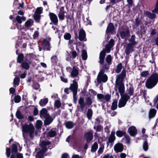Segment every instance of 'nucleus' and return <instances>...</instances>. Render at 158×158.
Wrapping results in <instances>:
<instances>
[{
	"instance_id": "nucleus-61",
	"label": "nucleus",
	"mask_w": 158,
	"mask_h": 158,
	"mask_svg": "<svg viewBox=\"0 0 158 158\" xmlns=\"http://www.w3.org/2000/svg\"><path fill=\"white\" fill-rule=\"evenodd\" d=\"M119 75L125 78L126 75V70L125 69H123L121 73Z\"/></svg>"
},
{
	"instance_id": "nucleus-62",
	"label": "nucleus",
	"mask_w": 158,
	"mask_h": 158,
	"mask_svg": "<svg viewBox=\"0 0 158 158\" xmlns=\"http://www.w3.org/2000/svg\"><path fill=\"white\" fill-rule=\"evenodd\" d=\"M103 129V126L101 125H98L96 127V132H100Z\"/></svg>"
},
{
	"instance_id": "nucleus-28",
	"label": "nucleus",
	"mask_w": 158,
	"mask_h": 158,
	"mask_svg": "<svg viewBox=\"0 0 158 158\" xmlns=\"http://www.w3.org/2000/svg\"><path fill=\"white\" fill-rule=\"evenodd\" d=\"M15 19L18 23L21 24L23 21H24L26 20V18L24 16H20L18 15L16 17Z\"/></svg>"
},
{
	"instance_id": "nucleus-34",
	"label": "nucleus",
	"mask_w": 158,
	"mask_h": 158,
	"mask_svg": "<svg viewBox=\"0 0 158 158\" xmlns=\"http://www.w3.org/2000/svg\"><path fill=\"white\" fill-rule=\"evenodd\" d=\"M66 127L69 129L72 128L74 126V124L73 122L69 121L65 124Z\"/></svg>"
},
{
	"instance_id": "nucleus-16",
	"label": "nucleus",
	"mask_w": 158,
	"mask_h": 158,
	"mask_svg": "<svg viewBox=\"0 0 158 158\" xmlns=\"http://www.w3.org/2000/svg\"><path fill=\"white\" fill-rule=\"evenodd\" d=\"M84 137L86 140L87 143H89L93 139V131L91 130L90 131L85 133L84 135Z\"/></svg>"
},
{
	"instance_id": "nucleus-39",
	"label": "nucleus",
	"mask_w": 158,
	"mask_h": 158,
	"mask_svg": "<svg viewBox=\"0 0 158 158\" xmlns=\"http://www.w3.org/2000/svg\"><path fill=\"white\" fill-rule=\"evenodd\" d=\"M51 60L52 64L54 65L56 64L58 61V58L57 56L55 55L53 56L51 58Z\"/></svg>"
},
{
	"instance_id": "nucleus-59",
	"label": "nucleus",
	"mask_w": 158,
	"mask_h": 158,
	"mask_svg": "<svg viewBox=\"0 0 158 158\" xmlns=\"http://www.w3.org/2000/svg\"><path fill=\"white\" fill-rule=\"evenodd\" d=\"M71 53L72 54L73 59L75 58L78 56V54L75 51H72L71 52Z\"/></svg>"
},
{
	"instance_id": "nucleus-11",
	"label": "nucleus",
	"mask_w": 158,
	"mask_h": 158,
	"mask_svg": "<svg viewBox=\"0 0 158 158\" xmlns=\"http://www.w3.org/2000/svg\"><path fill=\"white\" fill-rule=\"evenodd\" d=\"M51 143V142L48 140L42 141L40 144V146L42 148L40 150L44 154L48 150V148H47V146L50 145Z\"/></svg>"
},
{
	"instance_id": "nucleus-57",
	"label": "nucleus",
	"mask_w": 158,
	"mask_h": 158,
	"mask_svg": "<svg viewBox=\"0 0 158 158\" xmlns=\"http://www.w3.org/2000/svg\"><path fill=\"white\" fill-rule=\"evenodd\" d=\"M140 94H143V98L145 99L146 98V96L147 95V90L143 89L140 90Z\"/></svg>"
},
{
	"instance_id": "nucleus-4",
	"label": "nucleus",
	"mask_w": 158,
	"mask_h": 158,
	"mask_svg": "<svg viewBox=\"0 0 158 158\" xmlns=\"http://www.w3.org/2000/svg\"><path fill=\"white\" fill-rule=\"evenodd\" d=\"M18 149L17 145L13 143L11 146V150L10 147H6V154L7 158H16V154L18 152Z\"/></svg>"
},
{
	"instance_id": "nucleus-3",
	"label": "nucleus",
	"mask_w": 158,
	"mask_h": 158,
	"mask_svg": "<svg viewBox=\"0 0 158 158\" xmlns=\"http://www.w3.org/2000/svg\"><path fill=\"white\" fill-rule=\"evenodd\" d=\"M23 133H29L30 137L33 139L34 137V133L35 131V128L32 124L31 123L29 125L25 123L22 126Z\"/></svg>"
},
{
	"instance_id": "nucleus-20",
	"label": "nucleus",
	"mask_w": 158,
	"mask_h": 158,
	"mask_svg": "<svg viewBox=\"0 0 158 158\" xmlns=\"http://www.w3.org/2000/svg\"><path fill=\"white\" fill-rule=\"evenodd\" d=\"M128 131L130 135L134 136L137 134V130L136 127L134 126L130 127L128 129Z\"/></svg>"
},
{
	"instance_id": "nucleus-56",
	"label": "nucleus",
	"mask_w": 158,
	"mask_h": 158,
	"mask_svg": "<svg viewBox=\"0 0 158 158\" xmlns=\"http://www.w3.org/2000/svg\"><path fill=\"white\" fill-rule=\"evenodd\" d=\"M148 75H149V73L148 71H143L140 74L141 77H145Z\"/></svg>"
},
{
	"instance_id": "nucleus-36",
	"label": "nucleus",
	"mask_w": 158,
	"mask_h": 158,
	"mask_svg": "<svg viewBox=\"0 0 158 158\" xmlns=\"http://www.w3.org/2000/svg\"><path fill=\"white\" fill-rule=\"evenodd\" d=\"M147 139H146L143 143V148L145 151H147L148 149V145Z\"/></svg>"
},
{
	"instance_id": "nucleus-12",
	"label": "nucleus",
	"mask_w": 158,
	"mask_h": 158,
	"mask_svg": "<svg viewBox=\"0 0 158 158\" xmlns=\"http://www.w3.org/2000/svg\"><path fill=\"white\" fill-rule=\"evenodd\" d=\"M115 29L114 24L110 22L107 26L106 31V33L107 34L110 33L112 35H114L116 33Z\"/></svg>"
},
{
	"instance_id": "nucleus-23",
	"label": "nucleus",
	"mask_w": 158,
	"mask_h": 158,
	"mask_svg": "<svg viewBox=\"0 0 158 158\" xmlns=\"http://www.w3.org/2000/svg\"><path fill=\"white\" fill-rule=\"evenodd\" d=\"M115 132L112 131L110 135L108 138V141L107 142V144L108 145L109 143H113L115 140L116 137L115 136Z\"/></svg>"
},
{
	"instance_id": "nucleus-1",
	"label": "nucleus",
	"mask_w": 158,
	"mask_h": 158,
	"mask_svg": "<svg viewBox=\"0 0 158 158\" xmlns=\"http://www.w3.org/2000/svg\"><path fill=\"white\" fill-rule=\"evenodd\" d=\"M106 52L105 50H102L100 53L99 60L98 62L102 66L101 68L109 69L112 64V58L110 55L107 56L106 58Z\"/></svg>"
},
{
	"instance_id": "nucleus-13",
	"label": "nucleus",
	"mask_w": 158,
	"mask_h": 158,
	"mask_svg": "<svg viewBox=\"0 0 158 158\" xmlns=\"http://www.w3.org/2000/svg\"><path fill=\"white\" fill-rule=\"evenodd\" d=\"M42 45V49L44 51H50L51 48V44L49 41H48L47 38H44L43 40Z\"/></svg>"
},
{
	"instance_id": "nucleus-32",
	"label": "nucleus",
	"mask_w": 158,
	"mask_h": 158,
	"mask_svg": "<svg viewBox=\"0 0 158 158\" xmlns=\"http://www.w3.org/2000/svg\"><path fill=\"white\" fill-rule=\"evenodd\" d=\"M48 102V99L47 98H44L43 99H41L40 102L39 104L41 106H43Z\"/></svg>"
},
{
	"instance_id": "nucleus-52",
	"label": "nucleus",
	"mask_w": 158,
	"mask_h": 158,
	"mask_svg": "<svg viewBox=\"0 0 158 158\" xmlns=\"http://www.w3.org/2000/svg\"><path fill=\"white\" fill-rule=\"evenodd\" d=\"M112 47L111 46H110L109 45H108V44H107L105 45V48L103 50H105L106 52L109 53L110 52Z\"/></svg>"
},
{
	"instance_id": "nucleus-17",
	"label": "nucleus",
	"mask_w": 158,
	"mask_h": 158,
	"mask_svg": "<svg viewBox=\"0 0 158 158\" xmlns=\"http://www.w3.org/2000/svg\"><path fill=\"white\" fill-rule=\"evenodd\" d=\"M115 87H118V89L120 96L124 95L126 93H124L125 86L123 83L115 84Z\"/></svg>"
},
{
	"instance_id": "nucleus-31",
	"label": "nucleus",
	"mask_w": 158,
	"mask_h": 158,
	"mask_svg": "<svg viewBox=\"0 0 158 158\" xmlns=\"http://www.w3.org/2000/svg\"><path fill=\"white\" fill-rule=\"evenodd\" d=\"M124 79L123 77L120 75H117V77L116 78L115 84L123 83V80Z\"/></svg>"
},
{
	"instance_id": "nucleus-27",
	"label": "nucleus",
	"mask_w": 158,
	"mask_h": 158,
	"mask_svg": "<svg viewBox=\"0 0 158 158\" xmlns=\"http://www.w3.org/2000/svg\"><path fill=\"white\" fill-rule=\"evenodd\" d=\"M54 128H52L50 131H48L47 134V136L49 137L50 138H53L56 135V132L55 131L53 130Z\"/></svg>"
},
{
	"instance_id": "nucleus-53",
	"label": "nucleus",
	"mask_w": 158,
	"mask_h": 158,
	"mask_svg": "<svg viewBox=\"0 0 158 158\" xmlns=\"http://www.w3.org/2000/svg\"><path fill=\"white\" fill-rule=\"evenodd\" d=\"M61 105V103L59 100H56L55 102L54 106L57 108H59Z\"/></svg>"
},
{
	"instance_id": "nucleus-24",
	"label": "nucleus",
	"mask_w": 158,
	"mask_h": 158,
	"mask_svg": "<svg viewBox=\"0 0 158 158\" xmlns=\"http://www.w3.org/2000/svg\"><path fill=\"white\" fill-rule=\"evenodd\" d=\"M45 120L44 121V124L45 126H48L53 121V119L50 115H48V116L45 117Z\"/></svg>"
},
{
	"instance_id": "nucleus-7",
	"label": "nucleus",
	"mask_w": 158,
	"mask_h": 158,
	"mask_svg": "<svg viewBox=\"0 0 158 158\" xmlns=\"http://www.w3.org/2000/svg\"><path fill=\"white\" fill-rule=\"evenodd\" d=\"M121 98L118 102V107L119 108L123 107L126 104L127 101L130 99V97L127 94L121 96Z\"/></svg>"
},
{
	"instance_id": "nucleus-44",
	"label": "nucleus",
	"mask_w": 158,
	"mask_h": 158,
	"mask_svg": "<svg viewBox=\"0 0 158 158\" xmlns=\"http://www.w3.org/2000/svg\"><path fill=\"white\" fill-rule=\"evenodd\" d=\"M122 68V64L121 63H119L117 66L115 72L117 73H119L121 72Z\"/></svg>"
},
{
	"instance_id": "nucleus-33",
	"label": "nucleus",
	"mask_w": 158,
	"mask_h": 158,
	"mask_svg": "<svg viewBox=\"0 0 158 158\" xmlns=\"http://www.w3.org/2000/svg\"><path fill=\"white\" fill-rule=\"evenodd\" d=\"M34 22L33 20L31 19H28L25 23V25L26 27H29L33 25Z\"/></svg>"
},
{
	"instance_id": "nucleus-38",
	"label": "nucleus",
	"mask_w": 158,
	"mask_h": 158,
	"mask_svg": "<svg viewBox=\"0 0 158 158\" xmlns=\"http://www.w3.org/2000/svg\"><path fill=\"white\" fill-rule=\"evenodd\" d=\"M127 90L128 91V94L129 95V96H132L133 94L134 93V88L132 85H131L130 86L129 89H128Z\"/></svg>"
},
{
	"instance_id": "nucleus-49",
	"label": "nucleus",
	"mask_w": 158,
	"mask_h": 158,
	"mask_svg": "<svg viewBox=\"0 0 158 158\" xmlns=\"http://www.w3.org/2000/svg\"><path fill=\"white\" fill-rule=\"evenodd\" d=\"M147 15L151 19H152L156 18V15L153 13H152L148 11L146 12Z\"/></svg>"
},
{
	"instance_id": "nucleus-26",
	"label": "nucleus",
	"mask_w": 158,
	"mask_h": 158,
	"mask_svg": "<svg viewBox=\"0 0 158 158\" xmlns=\"http://www.w3.org/2000/svg\"><path fill=\"white\" fill-rule=\"evenodd\" d=\"M156 112V110L155 109H151L149 112L148 117L150 119L154 118Z\"/></svg>"
},
{
	"instance_id": "nucleus-42",
	"label": "nucleus",
	"mask_w": 158,
	"mask_h": 158,
	"mask_svg": "<svg viewBox=\"0 0 158 158\" xmlns=\"http://www.w3.org/2000/svg\"><path fill=\"white\" fill-rule=\"evenodd\" d=\"M93 115V111L91 109H89L87 113V116L89 120L91 119Z\"/></svg>"
},
{
	"instance_id": "nucleus-14",
	"label": "nucleus",
	"mask_w": 158,
	"mask_h": 158,
	"mask_svg": "<svg viewBox=\"0 0 158 158\" xmlns=\"http://www.w3.org/2000/svg\"><path fill=\"white\" fill-rule=\"evenodd\" d=\"M114 149L116 153L121 152L123 151L124 150V145L122 143L118 142L114 145Z\"/></svg>"
},
{
	"instance_id": "nucleus-55",
	"label": "nucleus",
	"mask_w": 158,
	"mask_h": 158,
	"mask_svg": "<svg viewBox=\"0 0 158 158\" xmlns=\"http://www.w3.org/2000/svg\"><path fill=\"white\" fill-rule=\"evenodd\" d=\"M141 21L138 18H136L134 23L135 24L136 27H138L140 24Z\"/></svg>"
},
{
	"instance_id": "nucleus-6",
	"label": "nucleus",
	"mask_w": 158,
	"mask_h": 158,
	"mask_svg": "<svg viewBox=\"0 0 158 158\" xmlns=\"http://www.w3.org/2000/svg\"><path fill=\"white\" fill-rule=\"evenodd\" d=\"M108 70L101 68L100 71L98 73L97 78V81L99 83H100L101 81L105 83L107 81V76L104 73L105 72H107Z\"/></svg>"
},
{
	"instance_id": "nucleus-30",
	"label": "nucleus",
	"mask_w": 158,
	"mask_h": 158,
	"mask_svg": "<svg viewBox=\"0 0 158 158\" xmlns=\"http://www.w3.org/2000/svg\"><path fill=\"white\" fill-rule=\"evenodd\" d=\"M24 56L23 53H20L18 54L17 58V63H21L23 61Z\"/></svg>"
},
{
	"instance_id": "nucleus-45",
	"label": "nucleus",
	"mask_w": 158,
	"mask_h": 158,
	"mask_svg": "<svg viewBox=\"0 0 158 158\" xmlns=\"http://www.w3.org/2000/svg\"><path fill=\"white\" fill-rule=\"evenodd\" d=\"M33 17L34 20L36 22L38 23H40L41 18L40 15L34 14Z\"/></svg>"
},
{
	"instance_id": "nucleus-8",
	"label": "nucleus",
	"mask_w": 158,
	"mask_h": 158,
	"mask_svg": "<svg viewBox=\"0 0 158 158\" xmlns=\"http://www.w3.org/2000/svg\"><path fill=\"white\" fill-rule=\"evenodd\" d=\"M30 60V58H29L27 56H26L24 61L21 63V67L26 70L28 69L30 67V65L32 63V61Z\"/></svg>"
},
{
	"instance_id": "nucleus-63",
	"label": "nucleus",
	"mask_w": 158,
	"mask_h": 158,
	"mask_svg": "<svg viewBox=\"0 0 158 158\" xmlns=\"http://www.w3.org/2000/svg\"><path fill=\"white\" fill-rule=\"evenodd\" d=\"M39 32L38 31H36L34 32L33 35V37L34 39H35L39 36Z\"/></svg>"
},
{
	"instance_id": "nucleus-41",
	"label": "nucleus",
	"mask_w": 158,
	"mask_h": 158,
	"mask_svg": "<svg viewBox=\"0 0 158 158\" xmlns=\"http://www.w3.org/2000/svg\"><path fill=\"white\" fill-rule=\"evenodd\" d=\"M16 117L19 119H23L24 118V116L21 113L19 110H18L16 113Z\"/></svg>"
},
{
	"instance_id": "nucleus-18",
	"label": "nucleus",
	"mask_w": 158,
	"mask_h": 158,
	"mask_svg": "<svg viewBox=\"0 0 158 158\" xmlns=\"http://www.w3.org/2000/svg\"><path fill=\"white\" fill-rule=\"evenodd\" d=\"M78 39L80 41L84 40L85 41L87 40L86 38V33L83 29H81L79 33Z\"/></svg>"
},
{
	"instance_id": "nucleus-2",
	"label": "nucleus",
	"mask_w": 158,
	"mask_h": 158,
	"mask_svg": "<svg viewBox=\"0 0 158 158\" xmlns=\"http://www.w3.org/2000/svg\"><path fill=\"white\" fill-rule=\"evenodd\" d=\"M158 82V74L153 73L147 80L145 86L148 89H151L155 86Z\"/></svg>"
},
{
	"instance_id": "nucleus-60",
	"label": "nucleus",
	"mask_w": 158,
	"mask_h": 158,
	"mask_svg": "<svg viewBox=\"0 0 158 158\" xmlns=\"http://www.w3.org/2000/svg\"><path fill=\"white\" fill-rule=\"evenodd\" d=\"M126 140V143L127 144H129L130 143V138L128 135H126L124 137Z\"/></svg>"
},
{
	"instance_id": "nucleus-35",
	"label": "nucleus",
	"mask_w": 158,
	"mask_h": 158,
	"mask_svg": "<svg viewBox=\"0 0 158 158\" xmlns=\"http://www.w3.org/2000/svg\"><path fill=\"white\" fill-rule=\"evenodd\" d=\"M118 100L115 99L113 102L111 106V109L113 110H114L116 109L117 108Z\"/></svg>"
},
{
	"instance_id": "nucleus-40",
	"label": "nucleus",
	"mask_w": 158,
	"mask_h": 158,
	"mask_svg": "<svg viewBox=\"0 0 158 158\" xmlns=\"http://www.w3.org/2000/svg\"><path fill=\"white\" fill-rule=\"evenodd\" d=\"M98 148V145L97 143L95 142L94 143L91 147V151L92 152H95L96 151Z\"/></svg>"
},
{
	"instance_id": "nucleus-54",
	"label": "nucleus",
	"mask_w": 158,
	"mask_h": 158,
	"mask_svg": "<svg viewBox=\"0 0 158 158\" xmlns=\"http://www.w3.org/2000/svg\"><path fill=\"white\" fill-rule=\"evenodd\" d=\"M20 81L19 78V77H15L14 79L13 83L15 85H19Z\"/></svg>"
},
{
	"instance_id": "nucleus-50",
	"label": "nucleus",
	"mask_w": 158,
	"mask_h": 158,
	"mask_svg": "<svg viewBox=\"0 0 158 158\" xmlns=\"http://www.w3.org/2000/svg\"><path fill=\"white\" fill-rule=\"evenodd\" d=\"M64 38L66 40H70L71 38V35L70 33L66 32L64 35Z\"/></svg>"
},
{
	"instance_id": "nucleus-19",
	"label": "nucleus",
	"mask_w": 158,
	"mask_h": 158,
	"mask_svg": "<svg viewBox=\"0 0 158 158\" xmlns=\"http://www.w3.org/2000/svg\"><path fill=\"white\" fill-rule=\"evenodd\" d=\"M65 13V11H64V7L63 6L61 7L60 9V11L58 14L60 20H63L64 19Z\"/></svg>"
},
{
	"instance_id": "nucleus-9",
	"label": "nucleus",
	"mask_w": 158,
	"mask_h": 158,
	"mask_svg": "<svg viewBox=\"0 0 158 158\" xmlns=\"http://www.w3.org/2000/svg\"><path fill=\"white\" fill-rule=\"evenodd\" d=\"M79 78V77L78 76L77 78L74 79L73 81V83L70 85L69 87V89L73 92V94H74L75 95L76 94H77V93L78 87V83L76 81H78Z\"/></svg>"
},
{
	"instance_id": "nucleus-46",
	"label": "nucleus",
	"mask_w": 158,
	"mask_h": 158,
	"mask_svg": "<svg viewBox=\"0 0 158 158\" xmlns=\"http://www.w3.org/2000/svg\"><path fill=\"white\" fill-rule=\"evenodd\" d=\"M44 155V154L40 150L37 152L36 158H43Z\"/></svg>"
},
{
	"instance_id": "nucleus-48",
	"label": "nucleus",
	"mask_w": 158,
	"mask_h": 158,
	"mask_svg": "<svg viewBox=\"0 0 158 158\" xmlns=\"http://www.w3.org/2000/svg\"><path fill=\"white\" fill-rule=\"evenodd\" d=\"M111 98V95L109 94H107L104 96V97L103 99L102 100V102L104 103L106 102H104V100H105L106 102H108L109 101Z\"/></svg>"
},
{
	"instance_id": "nucleus-43",
	"label": "nucleus",
	"mask_w": 158,
	"mask_h": 158,
	"mask_svg": "<svg viewBox=\"0 0 158 158\" xmlns=\"http://www.w3.org/2000/svg\"><path fill=\"white\" fill-rule=\"evenodd\" d=\"M81 57L82 59L83 60H86L87 58V55L86 51L83 49L82 51Z\"/></svg>"
},
{
	"instance_id": "nucleus-37",
	"label": "nucleus",
	"mask_w": 158,
	"mask_h": 158,
	"mask_svg": "<svg viewBox=\"0 0 158 158\" xmlns=\"http://www.w3.org/2000/svg\"><path fill=\"white\" fill-rule=\"evenodd\" d=\"M135 35H132L131 38L129 40L130 42L129 43L131 44L134 45H136L137 44V42L135 41Z\"/></svg>"
},
{
	"instance_id": "nucleus-10",
	"label": "nucleus",
	"mask_w": 158,
	"mask_h": 158,
	"mask_svg": "<svg viewBox=\"0 0 158 158\" xmlns=\"http://www.w3.org/2000/svg\"><path fill=\"white\" fill-rule=\"evenodd\" d=\"M119 34L121 39H128L130 35V31L129 28H126L124 31H120Z\"/></svg>"
},
{
	"instance_id": "nucleus-47",
	"label": "nucleus",
	"mask_w": 158,
	"mask_h": 158,
	"mask_svg": "<svg viewBox=\"0 0 158 158\" xmlns=\"http://www.w3.org/2000/svg\"><path fill=\"white\" fill-rule=\"evenodd\" d=\"M43 10V8L41 7H37L35 10L34 14L40 15L42 13Z\"/></svg>"
},
{
	"instance_id": "nucleus-25",
	"label": "nucleus",
	"mask_w": 158,
	"mask_h": 158,
	"mask_svg": "<svg viewBox=\"0 0 158 158\" xmlns=\"http://www.w3.org/2000/svg\"><path fill=\"white\" fill-rule=\"evenodd\" d=\"M47 110L46 108H43L40 111V116L42 119L44 118L49 114L47 113Z\"/></svg>"
},
{
	"instance_id": "nucleus-22",
	"label": "nucleus",
	"mask_w": 158,
	"mask_h": 158,
	"mask_svg": "<svg viewBox=\"0 0 158 158\" xmlns=\"http://www.w3.org/2000/svg\"><path fill=\"white\" fill-rule=\"evenodd\" d=\"M79 74V71L77 69L75 66H73V69L71 73V76L72 77H76L77 78L78 77L77 75Z\"/></svg>"
},
{
	"instance_id": "nucleus-64",
	"label": "nucleus",
	"mask_w": 158,
	"mask_h": 158,
	"mask_svg": "<svg viewBox=\"0 0 158 158\" xmlns=\"http://www.w3.org/2000/svg\"><path fill=\"white\" fill-rule=\"evenodd\" d=\"M114 44V40L112 39H111L109 42L108 45L112 47L113 46Z\"/></svg>"
},
{
	"instance_id": "nucleus-51",
	"label": "nucleus",
	"mask_w": 158,
	"mask_h": 158,
	"mask_svg": "<svg viewBox=\"0 0 158 158\" xmlns=\"http://www.w3.org/2000/svg\"><path fill=\"white\" fill-rule=\"evenodd\" d=\"M21 98L19 95L15 96L14 97V101L15 103H18L19 102L21 101Z\"/></svg>"
},
{
	"instance_id": "nucleus-15",
	"label": "nucleus",
	"mask_w": 158,
	"mask_h": 158,
	"mask_svg": "<svg viewBox=\"0 0 158 158\" xmlns=\"http://www.w3.org/2000/svg\"><path fill=\"white\" fill-rule=\"evenodd\" d=\"M49 15L52 23L55 25L57 26L58 24V19L57 15L52 12L49 13Z\"/></svg>"
},
{
	"instance_id": "nucleus-21",
	"label": "nucleus",
	"mask_w": 158,
	"mask_h": 158,
	"mask_svg": "<svg viewBox=\"0 0 158 158\" xmlns=\"http://www.w3.org/2000/svg\"><path fill=\"white\" fill-rule=\"evenodd\" d=\"M135 45L132 44H131L128 43L127 46L126 47V49L125 50V52L126 54L127 55L132 52L133 51V46Z\"/></svg>"
},
{
	"instance_id": "nucleus-5",
	"label": "nucleus",
	"mask_w": 158,
	"mask_h": 158,
	"mask_svg": "<svg viewBox=\"0 0 158 158\" xmlns=\"http://www.w3.org/2000/svg\"><path fill=\"white\" fill-rule=\"evenodd\" d=\"M86 102H84V99L83 98L80 97L78 100V103L80 105V108L82 110H84L85 105L89 106H91L93 102L92 99L90 97L85 98Z\"/></svg>"
},
{
	"instance_id": "nucleus-29",
	"label": "nucleus",
	"mask_w": 158,
	"mask_h": 158,
	"mask_svg": "<svg viewBox=\"0 0 158 158\" xmlns=\"http://www.w3.org/2000/svg\"><path fill=\"white\" fill-rule=\"evenodd\" d=\"M116 135L118 137L120 138L123 136H125L126 135V133L125 131L124 130H118L116 132Z\"/></svg>"
},
{
	"instance_id": "nucleus-58",
	"label": "nucleus",
	"mask_w": 158,
	"mask_h": 158,
	"mask_svg": "<svg viewBox=\"0 0 158 158\" xmlns=\"http://www.w3.org/2000/svg\"><path fill=\"white\" fill-rule=\"evenodd\" d=\"M42 123L41 120H37L36 123V127L38 128L41 127L42 125Z\"/></svg>"
}]
</instances>
